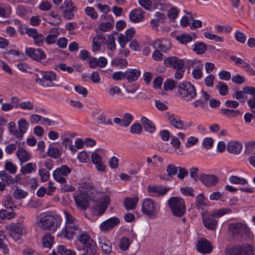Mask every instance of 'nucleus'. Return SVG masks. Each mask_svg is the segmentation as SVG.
I'll use <instances>...</instances> for the list:
<instances>
[{
    "instance_id": "1",
    "label": "nucleus",
    "mask_w": 255,
    "mask_h": 255,
    "mask_svg": "<svg viewBox=\"0 0 255 255\" xmlns=\"http://www.w3.org/2000/svg\"><path fill=\"white\" fill-rule=\"evenodd\" d=\"M62 221V218L58 215L53 216L42 213L36 218V224L39 227L43 230L51 229L53 232L60 227Z\"/></svg>"
},
{
    "instance_id": "2",
    "label": "nucleus",
    "mask_w": 255,
    "mask_h": 255,
    "mask_svg": "<svg viewBox=\"0 0 255 255\" xmlns=\"http://www.w3.org/2000/svg\"><path fill=\"white\" fill-rule=\"evenodd\" d=\"M36 82L44 87L56 86V74L53 71H39L34 74Z\"/></svg>"
},
{
    "instance_id": "3",
    "label": "nucleus",
    "mask_w": 255,
    "mask_h": 255,
    "mask_svg": "<svg viewBox=\"0 0 255 255\" xmlns=\"http://www.w3.org/2000/svg\"><path fill=\"white\" fill-rule=\"evenodd\" d=\"M231 212L229 208H222L213 211L210 216L203 218V225L208 229L213 230L216 228L218 224V221L214 218H220L225 214L231 213Z\"/></svg>"
},
{
    "instance_id": "4",
    "label": "nucleus",
    "mask_w": 255,
    "mask_h": 255,
    "mask_svg": "<svg viewBox=\"0 0 255 255\" xmlns=\"http://www.w3.org/2000/svg\"><path fill=\"white\" fill-rule=\"evenodd\" d=\"M168 204L174 216L181 217L184 215L186 208L183 199L180 197H172L168 200Z\"/></svg>"
},
{
    "instance_id": "5",
    "label": "nucleus",
    "mask_w": 255,
    "mask_h": 255,
    "mask_svg": "<svg viewBox=\"0 0 255 255\" xmlns=\"http://www.w3.org/2000/svg\"><path fill=\"white\" fill-rule=\"evenodd\" d=\"M177 92L186 101H191L197 96L195 87L189 82H184L180 84Z\"/></svg>"
},
{
    "instance_id": "6",
    "label": "nucleus",
    "mask_w": 255,
    "mask_h": 255,
    "mask_svg": "<svg viewBox=\"0 0 255 255\" xmlns=\"http://www.w3.org/2000/svg\"><path fill=\"white\" fill-rule=\"evenodd\" d=\"M141 212L150 218H155L158 212L157 205L152 199L146 198L142 201Z\"/></svg>"
},
{
    "instance_id": "7",
    "label": "nucleus",
    "mask_w": 255,
    "mask_h": 255,
    "mask_svg": "<svg viewBox=\"0 0 255 255\" xmlns=\"http://www.w3.org/2000/svg\"><path fill=\"white\" fill-rule=\"evenodd\" d=\"M80 228L77 222L65 225L61 233L58 235V237L71 240L76 235L77 232H79Z\"/></svg>"
},
{
    "instance_id": "8",
    "label": "nucleus",
    "mask_w": 255,
    "mask_h": 255,
    "mask_svg": "<svg viewBox=\"0 0 255 255\" xmlns=\"http://www.w3.org/2000/svg\"><path fill=\"white\" fill-rule=\"evenodd\" d=\"M71 172V169L67 165H63L56 168L53 172L54 179L59 183H65L66 177Z\"/></svg>"
},
{
    "instance_id": "9",
    "label": "nucleus",
    "mask_w": 255,
    "mask_h": 255,
    "mask_svg": "<svg viewBox=\"0 0 255 255\" xmlns=\"http://www.w3.org/2000/svg\"><path fill=\"white\" fill-rule=\"evenodd\" d=\"M10 232L9 236L16 241L20 239L22 234L26 233L24 226L21 223H13L9 225Z\"/></svg>"
},
{
    "instance_id": "10",
    "label": "nucleus",
    "mask_w": 255,
    "mask_h": 255,
    "mask_svg": "<svg viewBox=\"0 0 255 255\" xmlns=\"http://www.w3.org/2000/svg\"><path fill=\"white\" fill-rule=\"evenodd\" d=\"M229 230L235 237L243 236L249 232V229L245 224L242 223L230 224L229 226Z\"/></svg>"
},
{
    "instance_id": "11",
    "label": "nucleus",
    "mask_w": 255,
    "mask_h": 255,
    "mask_svg": "<svg viewBox=\"0 0 255 255\" xmlns=\"http://www.w3.org/2000/svg\"><path fill=\"white\" fill-rule=\"evenodd\" d=\"M25 53L32 59L38 62H41L46 58V53L40 48H27L25 49Z\"/></svg>"
},
{
    "instance_id": "12",
    "label": "nucleus",
    "mask_w": 255,
    "mask_h": 255,
    "mask_svg": "<svg viewBox=\"0 0 255 255\" xmlns=\"http://www.w3.org/2000/svg\"><path fill=\"white\" fill-rule=\"evenodd\" d=\"M64 4L65 6L61 7L63 17L68 20L73 19L75 16V13L77 11L76 7L71 1H65Z\"/></svg>"
},
{
    "instance_id": "13",
    "label": "nucleus",
    "mask_w": 255,
    "mask_h": 255,
    "mask_svg": "<svg viewBox=\"0 0 255 255\" xmlns=\"http://www.w3.org/2000/svg\"><path fill=\"white\" fill-rule=\"evenodd\" d=\"M164 64L166 67H172L175 69H184L185 62L184 60L179 59L175 56L169 57L164 60Z\"/></svg>"
},
{
    "instance_id": "14",
    "label": "nucleus",
    "mask_w": 255,
    "mask_h": 255,
    "mask_svg": "<svg viewBox=\"0 0 255 255\" xmlns=\"http://www.w3.org/2000/svg\"><path fill=\"white\" fill-rule=\"evenodd\" d=\"M169 188L161 186H148L147 187L148 194L150 196L158 197L164 195Z\"/></svg>"
},
{
    "instance_id": "15",
    "label": "nucleus",
    "mask_w": 255,
    "mask_h": 255,
    "mask_svg": "<svg viewBox=\"0 0 255 255\" xmlns=\"http://www.w3.org/2000/svg\"><path fill=\"white\" fill-rule=\"evenodd\" d=\"M120 223V220L117 217H112L102 222L100 226V230L105 233L112 230L114 227Z\"/></svg>"
},
{
    "instance_id": "16",
    "label": "nucleus",
    "mask_w": 255,
    "mask_h": 255,
    "mask_svg": "<svg viewBox=\"0 0 255 255\" xmlns=\"http://www.w3.org/2000/svg\"><path fill=\"white\" fill-rule=\"evenodd\" d=\"M196 248L198 252L204 254L210 253L213 249L211 243L206 239L203 238L199 240Z\"/></svg>"
},
{
    "instance_id": "17",
    "label": "nucleus",
    "mask_w": 255,
    "mask_h": 255,
    "mask_svg": "<svg viewBox=\"0 0 255 255\" xmlns=\"http://www.w3.org/2000/svg\"><path fill=\"white\" fill-rule=\"evenodd\" d=\"M199 179L206 186H215L219 181L218 178L213 174H202Z\"/></svg>"
},
{
    "instance_id": "18",
    "label": "nucleus",
    "mask_w": 255,
    "mask_h": 255,
    "mask_svg": "<svg viewBox=\"0 0 255 255\" xmlns=\"http://www.w3.org/2000/svg\"><path fill=\"white\" fill-rule=\"evenodd\" d=\"M153 46L156 49L159 48L163 52H166L170 49L171 45L168 39L164 38L154 41L153 43Z\"/></svg>"
},
{
    "instance_id": "19",
    "label": "nucleus",
    "mask_w": 255,
    "mask_h": 255,
    "mask_svg": "<svg viewBox=\"0 0 255 255\" xmlns=\"http://www.w3.org/2000/svg\"><path fill=\"white\" fill-rule=\"evenodd\" d=\"M106 41L105 35L102 33H98L93 38L92 41V50L94 52L100 51L102 44Z\"/></svg>"
},
{
    "instance_id": "20",
    "label": "nucleus",
    "mask_w": 255,
    "mask_h": 255,
    "mask_svg": "<svg viewBox=\"0 0 255 255\" xmlns=\"http://www.w3.org/2000/svg\"><path fill=\"white\" fill-rule=\"evenodd\" d=\"M140 75V71L136 69L129 68L125 71L126 79L129 83L137 81Z\"/></svg>"
},
{
    "instance_id": "21",
    "label": "nucleus",
    "mask_w": 255,
    "mask_h": 255,
    "mask_svg": "<svg viewBox=\"0 0 255 255\" xmlns=\"http://www.w3.org/2000/svg\"><path fill=\"white\" fill-rule=\"evenodd\" d=\"M98 243L104 253L109 254L112 253V245L107 239L104 237H101L98 239Z\"/></svg>"
},
{
    "instance_id": "22",
    "label": "nucleus",
    "mask_w": 255,
    "mask_h": 255,
    "mask_svg": "<svg viewBox=\"0 0 255 255\" xmlns=\"http://www.w3.org/2000/svg\"><path fill=\"white\" fill-rule=\"evenodd\" d=\"M166 18V17L164 14L158 11L155 14V18L152 19L149 23L153 29L157 30L159 24L164 23Z\"/></svg>"
},
{
    "instance_id": "23",
    "label": "nucleus",
    "mask_w": 255,
    "mask_h": 255,
    "mask_svg": "<svg viewBox=\"0 0 255 255\" xmlns=\"http://www.w3.org/2000/svg\"><path fill=\"white\" fill-rule=\"evenodd\" d=\"M227 148L230 153L238 154L241 151L242 145L239 141H231L228 143Z\"/></svg>"
},
{
    "instance_id": "24",
    "label": "nucleus",
    "mask_w": 255,
    "mask_h": 255,
    "mask_svg": "<svg viewBox=\"0 0 255 255\" xmlns=\"http://www.w3.org/2000/svg\"><path fill=\"white\" fill-rule=\"evenodd\" d=\"M16 156L21 162V165L24 162L30 160L31 156L30 153L26 150L18 148L16 152Z\"/></svg>"
},
{
    "instance_id": "25",
    "label": "nucleus",
    "mask_w": 255,
    "mask_h": 255,
    "mask_svg": "<svg viewBox=\"0 0 255 255\" xmlns=\"http://www.w3.org/2000/svg\"><path fill=\"white\" fill-rule=\"evenodd\" d=\"M196 36L194 33H183L176 36V39L181 43L186 44L196 39Z\"/></svg>"
},
{
    "instance_id": "26",
    "label": "nucleus",
    "mask_w": 255,
    "mask_h": 255,
    "mask_svg": "<svg viewBox=\"0 0 255 255\" xmlns=\"http://www.w3.org/2000/svg\"><path fill=\"white\" fill-rule=\"evenodd\" d=\"M140 122L144 129L149 132L153 133L155 131L156 128L153 123L145 117L141 118Z\"/></svg>"
},
{
    "instance_id": "27",
    "label": "nucleus",
    "mask_w": 255,
    "mask_h": 255,
    "mask_svg": "<svg viewBox=\"0 0 255 255\" xmlns=\"http://www.w3.org/2000/svg\"><path fill=\"white\" fill-rule=\"evenodd\" d=\"M131 21L134 22H138L143 19L142 10L141 8H136L132 10L129 15Z\"/></svg>"
},
{
    "instance_id": "28",
    "label": "nucleus",
    "mask_w": 255,
    "mask_h": 255,
    "mask_svg": "<svg viewBox=\"0 0 255 255\" xmlns=\"http://www.w3.org/2000/svg\"><path fill=\"white\" fill-rule=\"evenodd\" d=\"M138 201V198L136 197H127L124 201V206L127 210H131L134 209Z\"/></svg>"
},
{
    "instance_id": "29",
    "label": "nucleus",
    "mask_w": 255,
    "mask_h": 255,
    "mask_svg": "<svg viewBox=\"0 0 255 255\" xmlns=\"http://www.w3.org/2000/svg\"><path fill=\"white\" fill-rule=\"evenodd\" d=\"M92 162L96 165L97 169L100 171L105 170L106 166L102 163L101 157L96 153H94L91 156Z\"/></svg>"
},
{
    "instance_id": "30",
    "label": "nucleus",
    "mask_w": 255,
    "mask_h": 255,
    "mask_svg": "<svg viewBox=\"0 0 255 255\" xmlns=\"http://www.w3.org/2000/svg\"><path fill=\"white\" fill-rule=\"evenodd\" d=\"M37 166L35 163L28 162L21 167L20 172L22 175H25L32 172H35Z\"/></svg>"
},
{
    "instance_id": "31",
    "label": "nucleus",
    "mask_w": 255,
    "mask_h": 255,
    "mask_svg": "<svg viewBox=\"0 0 255 255\" xmlns=\"http://www.w3.org/2000/svg\"><path fill=\"white\" fill-rule=\"evenodd\" d=\"M168 120L171 125L175 128L179 129L183 128V123L178 116H176L174 115H170L168 117Z\"/></svg>"
},
{
    "instance_id": "32",
    "label": "nucleus",
    "mask_w": 255,
    "mask_h": 255,
    "mask_svg": "<svg viewBox=\"0 0 255 255\" xmlns=\"http://www.w3.org/2000/svg\"><path fill=\"white\" fill-rule=\"evenodd\" d=\"M208 199L204 197V195L201 193L196 198L195 206L197 209H204L208 206Z\"/></svg>"
},
{
    "instance_id": "33",
    "label": "nucleus",
    "mask_w": 255,
    "mask_h": 255,
    "mask_svg": "<svg viewBox=\"0 0 255 255\" xmlns=\"http://www.w3.org/2000/svg\"><path fill=\"white\" fill-rule=\"evenodd\" d=\"M192 47L193 51L199 55L204 53L207 49L206 44L202 42H195Z\"/></svg>"
},
{
    "instance_id": "34",
    "label": "nucleus",
    "mask_w": 255,
    "mask_h": 255,
    "mask_svg": "<svg viewBox=\"0 0 255 255\" xmlns=\"http://www.w3.org/2000/svg\"><path fill=\"white\" fill-rule=\"evenodd\" d=\"M154 8L164 10L170 6V3L166 0H151Z\"/></svg>"
},
{
    "instance_id": "35",
    "label": "nucleus",
    "mask_w": 255,
    "mask_h": 255,
    "mask_svg": "<svg viewBox=\"0 0 255 255\" xmlns=\"http://www.w3.org/2000/svg\"><path fill=\"white\" fill-rule=\"evenodd\" d=\"M83 251V252L81 255H99L97 247L93 244L89 245V246H84Z\"/></svg>"
},
{
    "instance_id": "36",
    "label": "nucleus",
    "mask_w": 255,
    "mask_h": 255,
    "mask_svg": "<svg viewBox=\"0 0 255 255\" xmlns=\"http://www.w3.org/2000/svg\"><path fill=\"white\" fill-rule=\"evenodd\" d=\"M78 240L84 246H89V245L93 244V240L91 238L89 235L85 232L79 236Z\"/></svg>"
},
{
    "instance_id": "37",
    "label": "nucleus",
    "mask_w": 255,
    "mask_h": 255,
    "mask_svg": "<svg viewBox=\"0 0 255 255\" xmlns=\"http://www.w3.org/2000/svg\"><path fill=\"white\" fill-rule=\"evenodd\" d=\"M241 246L228 247L225 250L226 255H241Z\"/></svg>"
},
{
    "instance_id": "38",
    "label": "nucleus",
    "mask_w": 255,
    "mask_h": 255,
    "mask_svg": "<svg viewBox=\"0 0 255 255\" xmlns=\"http://www.w3.org/2000/svg\"><path fill=\"white\" fill-rule=\"evenodd\" d=\"M74 200L78 207H81L82 209H86L87 207V200L82 195L78 194L74 196Z\"/></svg>"
},
{
    "instance_id": "39",
    "label": "nucleus",
    "mask_w": 255,
    "mask_h": 255,
    "mask_svg": "<svg viewBox=\"0 0 255 255\" xmlns=\"http://www.w3.org/2000/svg\"><path fill=\"white\" fill-rule=\"evenodd\" d=\"M43 247L51 248L53 243V238L49 234L44 235L42 239Z\"/></svg>"
},
{
    "instance_id": "40",
    "label": "nucleus",
    "mask_w": 255,
    "mask_h": 255,
    "mask_svg": "<svg viewBox=\"0 0 255 255\" xmlns=\"http://www.w3.org/2000/svg\"><path fill=\"white\" fill-rule=\"evenodd\" d=\"M116 38L113 34L109 35L107 41H105L107 48L113 51L116 49Z\"/></svg>"
},
{
    "instance_id": "41",
    "label": "nucleus",
    "mask_w": 255,
    "mask_h": 255,
    "mask_svg": "<svg viewBox=\"0 0 255 255\" xmlns=\"http://www.w3.org/2000/svg\"><path fill=\"white\" fill-rule=\"evenodd\" d=\"M216 88L218 90L220 94L222 96H226L229 92L228 86L223 82H219L216 85Z\"/></svg>"
},
{
    "instance_id": "42",
    "label": "nucleus",
    "mask_w": 255,
    "mask_h": 255,
    "mask_svg": "<svg viewBox=\"0 0 255 255\" xmlns=\"http://www.w3.org/2000/svg\"><path fill=\"white\" fill-rule=\"evenodd\" d=\"M16 216L15 213L13 211H8L6 210L1 209L0 211V219H11Z\"/></svg>"
},
{
    "instance_id": "43",
    "label": "nucleus",
    "mask_w": 255,
    "mask_h": 255,
    "mask_svg": "<svg viewBox=\"0 0 255 255\" xmlns=\"http://www.w3.org/2000/svg\"><path fill=\"white\" fill-rule=\"evenodd\" d=\"M114 24V20L113 18L109 22H102L99 25V30L106 32L112 28Z\"/></svg>"
},
{
    "instance_id": "44",
    "label": "nucleus",
    "mask_w": 255,
    "mask_h": 255,
    "mask_svg": "<svg viewBox=\"0 0 255 255\" xmlns=\"http://www.w3.org/2000/svg\"><path fill=\"white\" fill-rule=\"evenodd\" d=\"M230 182L232 184L244 185L248 183L247 179L237 176H231L229 178Z\"/></svg>"
},
{
    "instance_id": "45",
    "label": "nucleus",
    "mask_w": 255,
    "mask_h": 255,
    "mask_svg": "<svg viewBox=\"0 0 255 255\" xmlns=\"http://www.w3.org/2000/svg\"><path fill=\"white\" fill-rule=\"evenodd\" d=\"M111 64L113 66H119L123 68L128 65V61L126 59L115 58L112 60Z\"/></svg>"
},
{
    "instance_id": "46",
    "label": "nucleus",
    "mask_w": 255,
    "mask_h": 255,
    "mask_svg": "<svg viewBox=\"0 0 255 255\" xmlns=\"http://www.w3.org/2000/svg\"><path fill=\"white\" fill-rule=\"evenodd\" d=\"M0 177L1 180L5 182L7 185L11 184L14 182V179L12 177L5 171H0Z\"/></svg>"
},
{
    "instance_id": "47",
    "label": "nucleus",
    "mask_w": 255,
    "mask_h": 255,
    "mask_svg": "<svg viewBox=\"0 0 255 255\" xmlns=\"http://www.w3.org/2000/svg\"><path fill=\"white\" fill-rule=\"evenodd\" d=\"M28 127V124L25 119H20L18 121V128L21 133L23 134L25 133L27 130Z\"/></svg>"
},
{
    "instance_id": "48",
    "label": "nucleus",
    "mask_w": 255,
    "mask_h": 255,
    "mask_svg": "<svg viewBox=\"0 0 255 255\" xmlns=\"http://www.w3.org/2000/svg\"><path fill=\"white\" fill-rule=\"evenodd\" d=\"M245 94L246 93L243 89L242 91H236L233 94L232 97L241 103H245L246 99V97H245Z\"/></svg>"
},
{
    "instance_id": "49",
    "label": "nucleus",
    "mask_w": 255,
    "mask_h": 255,
    "mask_svg": "<svg viewBox=\"0 0 255 255\" xmlns=\"http://www.w3.org/2000/svg\"><path fill=\"white\" fill-rule=\"evenodd\" d=\"M97 122L100 124L113 125L110 119H107L104 113H102L97 119Z\"/></svg>"
},
{
    "instance_id": "50",
    "label": "nucleus",
    "mask_w": 255,
    "mask_h": 255,
    "mask_svg": "<svg viewBox=\"0 0 255 255\" xmlns=\"http://www.w3.org/2000/svg\"><path fill=\"white\" fill-rule=\"evenodd\" d=\"M47 154L51 157L57 158L59 156L60 151L58 148L50 145L47 151Z\"/></svg>"
},
{
    "instance_id": "51",
    "label": "nucleus",
    "mask_w": 255,
    "mask_h": 255,
    "mask_svg": "<svg viewBox=\"0 0 255 255\" xmlns=\"http://www.w3.org/2000/svg\"><path fill=\"white\" fill-rule=\"evenodd\" d=\"M130 242L128 238L127 237H122L120 241V248L122 251L127 250L129 246Z\"/></svg>"
},
{
    "instance_id": "52",
    "label": "nucleus",
    "mask_w": 255,
    "mask_h": 255,
    "mask_svg": "<svg viewBox=\"0 0 255 255\" xmlns=\"http://www.w3.org/2000/svg\"><path fill=\"white\" fill-rule=\"evenodd\" d=\"M177 86V83L173 80L167 79L164 83V89L165 91L172 90Z\"/></svg>"
},
{
    "instance_id": "53",
    "label": "nucleus",
    "mask_w": 255,
    "mask_h": 255,
    "mask_svg": "<svg viewBox=\"0 0 255 255\" xmlns=\"http://www.w3.org/2000/svg\"><path fill=\"white\" fill-rule=\"evenodd\" d=\"M133 119V117L130 114H125L122 119L123 122L122 126L124 127H128L130 124Z\"/></svg>"
},
{
    "instance_id": "54",
    "label": "nucleus",
    "mask_w": 255,
    "mask_h": 255,
    "mask_svg": "<svg viewBox=\"0 0 255 255\" xmlns=\"http://www.w3.org/2000/svg\"><path fill=\"white\" fill-rule=\"evenodd\" d=\"M245 153L246 154H255V141L247 142L245 145Z\"/></svg>"
},
{
    "instance_id": "55",
    "label": "nucleus",
    "mask_w": 255,
    "mask_h": 255,
    "mask_svg": "<svg viewBox=\"0 0 255 255\" xmlns=\"http://www.w3.org/2000/svg\"><path fill=\"white\" fill-rule=\"evenodd\" d=\"M178 166H175L173 164H169L166 167V172L172 179V176L177 174Z\"/></svg>"
},
{
    "instance_id": "56",
    "label": "nucleus",
    "mask_w": 255,
    "mask_h": 255,
    "mask_svg": "<svg viewBox=\"0 0 255 255\" xmlns=\"http://www.w3.org/2000/svg\"><path fill=\"white\" fill-rule=\"evenodd\" d=\"M204 36L206 38L214 40L216 42H223L224 41L223 37L217 35L212 34L210 32H205L204 33Z\"/></svg>"
},
{
    "instance_id": "57",
    "label": "nucleus",
    "mask_w": 255,
    "mask_h": 255,
    "mask_svg": "<svg viewBox=\"0 0 255 255\" xmlns=\"http://www.w3.org/2000/svg\"><path fill=\"white\" fill-rule=\"evenodd\" d=\"M107 207L102 203H98L95 206V213L97 216L103 215L106 211Z\"/></svg>"
},
{
    "instance_id": "58",
    "label": "nucleus",
    "mask_w": 255,
    "mask_h": 255,
    "mask_svg": "<svg viewBox=\"0 0 255 255\" xmlns=\"http://www.w3.org/2000/svg\"><path fill=\"white\" fill-rule=\"evenodd\" d=\"M12 195L16 199H21L25 198L27 193L22 189L16 188L13 191Z\"/></svg>"
},
{
    "instance_id": "59",
    "label": "nucleus",
    "mask_w": 255,
    "mask_h": 255,
    "mask_svg": "<svg viewBox=\"0 0 255 255\" xmlns=\"http://www.w3.org/2000/svg\"><path fill=\"white\" fill-rule=\"evenodd\" d=\"M4 169L10 173L14 174L16 172L17 167L11 162L6 160L4 165Z\"/></svg>"
},
{
    "instance_id": "60",
    "label": "nucleus",
    "mask_w": 255,
    "mask_h": 255,
    "mask_svg": "<svg viewBox=\"0 0 255 255\" xmlns=\"http://www.w3.org/2000/svg\"><path fill=\"white\" fill-rule=\"evenodd\" d=\"M241 255H254V249L251 246H241Z\"/></svg>"
},
{
    "instance_id": "61",
    "label": "nucleus",
    "mask_w": 255,
    "mask_h": 255,
    "mask_svg": "<svg viewBox=\"0 0 255 255\" xmlns=\"http://www.w3.org/2000/svg\"><path fill=\"white\" fill-rule=\"evenodd\" d=\"M38 174L41 178V180L42 182L47 181L50 176L49 172L46 170L44 168H40L38 170Z\"/></svg>"
},
{
    "instance_id": "62",
    "label": "nucleus",
    "mask_w": 255,
    "mask_h": 255,
    "mask_svg": "<svg viewBox=\"0 0 255 255\" xmlns=\"http://www.w3.org/2000/svg\"><path fill=\"white\" fill-rule=\"evenodd\" d=\"M85 12L87 15L90 16L93 19L96 18L98 16L95 9L92 7H86L85 8Z\"/></svg>"
},
{
    "instance_id": "63",
    "label": "nucleus",
    "mask_w": 255,
    "mask_h": 255,
    "mask_svg": "<svg viewBox=\"0 0 255 255\" xmlns=\"http://www.w3.org/2000/svg\"><path fill=\"white\" fill-rule=\"evenodd\" d=\"M139 5L145 10H149L152 7V1L150 0H138Z\"/></svg>"
},
{
    "instance_id": "64",
    "label": "nucleus",
    "mask_w": 255,
    "mask_h": 255,
    "mask_svg": "<svg viewBox=\"0 0 255 255\" xmlns=\"http://www.w3.org/2000/svg\"><path fill=\"white\" fill-rule=\"evenodd\" d=\"M128 41L129 40L124 34L120 33L118 36V42L122 48H125V46Z\"/></svg>"
}]
</instances>
